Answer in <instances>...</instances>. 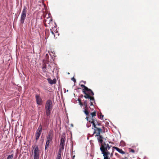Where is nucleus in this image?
<instances>
[{"label":"nucleus","mask_w":159,"mask_h":159,"mask_svg":"<svg viewBox=\"0 0 159 159\" xmlns=\"http://www.w3.org/2000/svg\"><path fill=\"white\" fill-rule=\"evenodd\" d=\"M86 119L88 121H89L88 117H87ZM91 120H89V121L90 123H91L93 124V126L95 128L94 133H96L95 136L97 137L98 142L101 144L100 148V151H101V148L103 149V148H105V149H106L107 151L109 150L111 148V146H110L108 143H107V142H103L104 138L103 136L100 134V133L102 131V129L100 128H98L96 126V125L95 123H96L95 121H96V120L95 121L93 118L91 119Z\"/></svg>","instance_id":"obj_1"},{"label":"nucleus","mask_w":159,"mask_h":159,"mask_svg":"<svg viewBox=\"0 0 159 159\" xmlns=\"http://www.w3.org/2000/svg\"><path fill=\"white\" fill-rule=\"evenodd\" d=\"M52 107V101L51 100H47L46 102L45 106V109L47 116H49L50 115Z\"/></svg>","instance_id":"obj_2"},{"label":"nucleus","mask_w":159,"mask_h":159,"mask_svg":"<svg viewBox=\"0 0 159 159\" xmlns=\"http://www.w3.org/2000/svg\"><path fill=\"white\" fill-rule=\"evenodd\" d=\"M32 153L33 154V159H39L40 152L37 145L33 146Z\"/></svg>","instance_id":"obj_3"},{"label":"nucleus","mask_w":159,"mask_h":159,"mask_svg":"<svg viewBox=\"0 0 159 159\" xmlns=\"http://www.w3.org/2000/svg\"><path fill=\"white\" fill-rule=\"evenodd\" d=\"M81 86L84 88L83 92L85 94V95L84 96V98H86L89 99L91 97L89 95L86 93V91L87 92L89 95L93 96L94 95V93L91 89L88 88L87 87L83 84H81Z\"/></svg>","instance_id":"obj_4"},{"label":"nucleus","mask_w":159,"mask_h":159,"mask_svg":"<svg viewBox=\"0 0 159 159\" xmlns=\"http://www.w3.org/2000/svg\"><path fill=\"white\" fill-rule=\"evenodd\" d=\"M101 148V153L103 154L104 159H110V156L111 157L113 156V153H111L109 150H107L106 149Z\"/></svg>","instance_id":"obj_5"},{"label":"nucleus","mask_w":159,"mask_h":159,"mask_svg":"<svg viewBox=\"0 0 159 159\" xmlns=\"http://www.w3.org/2000/svg\"><path fill=\"white\" fill-rule=\"evenodd\" d=\"M27 12V8L25 6H24L21 14L20 22L21 24H23L24 22L26 19Z\"/></svg>","instance_id":"obj_6"},{"label":"nucleus","mask_w":159,"mask_h":159,"mask_svg":"<svg viewBox=\"0 0 159 159\" xmlns=\"http://www.w3.org/2000/svg\"><path fill=\"white\" fill-rule=\"evenodd\" d=\"M52 135H51V134H50V133L49 132L48 135L46 137V142L45 147V150L46 148H47L49 147V143L52 141Z\"/></svg>","instance_id":"obj_7"},{"label":"nucleus","mask_w":159,"mask_h":159,"mask_svg":"<svg viewBox=\"0 0 159 159\" xmlns=\"http://www.w3.org/2000/svg\"><path fill=\"white\" fill-rule=\"evenodd\" d=\"M66 141V134L63 133L61 137L59 147H62V148H64L65 142Z\"/></svg>","instance_id":"obj_8"},{"label":"nucleus","mask_w":159,"mask_h":159,"mask_svg":"<svg viewBox=\"0 0 159 159\" xmlns=\"http://www.w3.org/2000/svg\"><path fill=\"white\" fill-rule=\"evenodd\" d=\"M42 131V126L40 125L37 130L35 134L36 139L37 140L39 138Z\"/></svg>","instance_id":"obj_9"},{"label":"nucleus","mask_w":159,"mask_h":159,"mask_svg":"<svg viewBox=\"0 0 159 159\" xmlns=\"http://www.w3.org/2000/svg\"><path fill=\"white\" fill-rule=\"evenodd\" d=\"M37 103L38 105H42L43 103L41 98L38 95H36L35 96Z\"/></svg>","instance_id":"obj_10"},{"label":"nucleus","mask_w":159,"mask_h":159,"mask_svg":"<svg viewBox=\"0 0 159 159\" xmlns=\"http://www.w3.org/2000/svg\"><path fill=\"white\" fill-rule=\"evenodd\" d=\"M113 148L120 153L122 154H125V152L123 151L121 149L119 148H118L115 147H114Z\"/></svg>","instance_id":"obj_11"},{"label":"nucleus","mask_w":159,"mask_h":159,"mask_svg":"<svg viewBox=\"0 0 159 159\" xmlns=\"http://www.w3.org/2000/svg\"><path fill=\"white\" fill-rule=\"evenodd\" d=\"M48 83L50 84H55L56 82V80L55 79H54L53 80L49 78L47 79Z\"/></svg>","instance_id":"obj_12"},{"label":"nucleus","mask_w":159,"mask_h":159,"mask_svg":"<svg viewBox=\"0 0 159 159\" xmlns=\"http://www.w3.org/2000/svg\"><path fill=\"white\" fill-rule=\"evenodd\" d=\"M90 105H93V102H94V99L93 97H91L90 98Z\"/></svg>","instance_id":"obj_13"},{"label":"nucleus","mask_w":159,"mask_h":159,"mask_svg":"<svg viewBox=\"0 0 159 159\" xmlns=\"http://www.w3.org/2000/svg\"><path fill=\"white\" fill-rule=\"evenodd\" d=\"M59 148H60L59 150L58 154L61 155V151L63 150V149H64V148H62V147H59Z\"/></svg>","instance_id":"obj_14"},{"label":"nucleus","mask_w":159,"mask_h":159,"mask_svg":"<svg viewBox=\"0 0 159 159\" xmlns=\"http://www.w3.org/2000/svg\"><path fill=\"white\" fill-rule=\"evenodd\" d=\"M13 155L11 154L8 156L7 157V159H12L13 157Z\"/></svg>","instance_id":"obj_15"},{"label":"nucleus","mask_w":159,"mask_h":159,"mask_svg":"<svg viewBox=\"0 0 159 159\" xmlns=\"http://www.w3.org/2000/svg\"><path fill=\"white\" fill-rule=\"evenodd\" d=\"M96 112L95 111L92 113H91L90 115H91L92 117L93 118L94 116H96Z\"/></svg>","instance_id":"obj_16"},{"label":"nucleus","mask_w":159,"mask_h":159,"mask_svg":"<svg viewBox=\"0 0 159 159\" xmlns=\"http://www.w3.org/2000/svg\"><path fill=\"white\" fill-rule=\"evenodd\" d=\"M84 112L87 116H88L89 114V112L87 111L86 109H85Z\"/></svg>","instance_id":"obj_17"},{"label":"nucleus","mask_w":159,"mask_h":159,"mask_svg":"<svg viewBox=\"0 0 159 159\" xmlns=\"http://www.w3.org/2000/svg\"><path fill=\"white\" fill-rule=\"evenodd\" d=\"M53 28H52L50 29L51 32L53 35H54V36H55V34L53 32Z\"/></svg>","instance_id":"obj_18"},{"label":"nucleus","mask_w":159,"mask_h":159,"mask_svg":"<svg viewBox=\"0 0 159 159\" xmlns=\"http://www.w3.org/2000/svg\"><path fill=\"white\" fill-rule=\"evenodd\" d=\"M84 105L85 106V107H87V102L86 101H85L84 102Z\"/></svg>","instance_id":"obj_19"},{"label":"nucleus","mask_w":159,"mask_h":159,"mask_svg":"<svg viewBox=\"0 0 159 159\" xmlns=\"http://www.w3.org/2000/svg\"><path fill=\"white\" fill-rule=\"evenodd\" d=\"M78 101H79V103L80 105L81 106V107L83 106V103L81 102L80 100V99H78Z\"/></svg>","instance_id":"obj_20"},{"label":"nucleus","mask_w":159,"mask_h":159,"mask_svg":"<svg viewBox=\"0 0 159 159\" xmlns=\"http://www.w3.org/2000/svg\"><path fill=\"white\" fill-rule=\"evenodd\" d=\"M103 116L102 115H101L100 116V117H99V118L101 120H102L103 119Z\"/></svg>","instance_id":"obj_21"},{"label":"nucleus","mask_w":159,"mask_h":159,"mask_svg":"<svg viewBox=\"0 0 159 159\" xmlns=\"http://www.w3.org/2000/svg\"><path fill=\"white\" fill-rule=\"evenodd\" d=\"M90 123H87V127L88 128L90 126Z\"/></svg>","instance_id":"obj_22"},{"label":"nucleus","mask_w":159,"mask_h":159,"mask_svg":"<svg viewBox=\"0 0 159 159\" xmlns=\"http://www.w3.org/2000/svg\"><path fill=\"white\" fill-rule=\"evenodd\" d=\"M71 80H73L74 82H76V80L74 77L71 79Z\"/></svg>","instance_id":"obj_23"},{"label":"nucleus","mask_w":159,"mask_h":159,"mask_svg":"<svg viewBox=\"0 0 159 159\" xmlns=\"http://www.w3.org/2000/svg\"><path fill=\"white\" fill-rule=\"evenodd\" d=\"M61 155L57 154V157L61 158Z\"/></svg>","instance_id":"obj_24"},{"label":"nucleus","mask_w":159,"mask_h":159,"mask_svg":"<svg viewBox=\"0 0 159 159\" xmlns=\"http://www.w3.org/2000/svg\"><path fill=\"white\" fill-rule=\"evenodd\" d=\"M120 143L123 145V146H124V142L123 141H121V142H120Z\"/></svg>","instance_id":"obj_25"},{"label":"nucleus","mask_w":159,"mask_h":159,"mask_svg":"<svg viewBox=\"0 0 159 159\" xmlns=\"http://www.w3.org/2000/svg\"><path fill=\"white\" fill-rule=\"evenodd\" d=\"M43 71H45V70L46 69V67H43Z\"/></svg>","instance_id":"obj_26"},{"label":"nucleus","mask_w":159,"mask_h":159,"mask_svg":"<svg viewBox=\"0 0 159 159\" xmlns=\"http://www.w3.org/2000/svg\"><path fill=\"white\" fill-rule=\"evenodd\" d=\"M97 122V125H98V126H99L100 125V123H98L97 121H96Z\"/></svg>","instance_id":"obj_27"},{"label":"nucleus","mask_w":159,"mask_h":159,"mask_svg":"<svg viewBox=\"0 0 159 159\" xmlns=\"http://www.w3.org/2000/svg\"><path fill=\"white\" fill-rule=\"evenodd\" d=\"M131 151L132 152H134V150H133V149H131Z\"/></svg>","instance_id":"obj_28"},{"label":"nucleus","mask_w":159,"mask_h":159,"mask_svg":"<svg viewBox=\"0 0 159 159\" xmlns=\"http://www.w3.org/2000/svg\"><path fill=\"white\" fill-rule=\"evenodd\" d=\"M75 157V155L73 156L72 157V159H74Z\"/></svg>","instance_id":"obj_29"},{"label":"nucleus","mask_w":159,"mask_h":159,"mask_svg":"<svg viewBox=\"0 0 159 159\" xmlns=\"http://www.w3.org/2000/svg\"><path fill=\"white\" fill-rule=\"evenodd\" d=\"M61 158H58V157H57V158H56V159H60Z\"/></svg>","instance_id":"obj_30"},{"label":"nucleus","mask_w":159,"mask_h":159,"mask_svg":"<svg viewBox=\"0 0 159 159\" xmlns=\"http://www.w3.org/2000/svg\"><path fill=\"white\" fill-rule=\"evenodd\" d=\"M84 82V84H85V83H86V82H85V81Z\"/></svg>","instance_id":"obj_31"},{"label":"nucleus","mask_w":159,"mask_h":159,"mask_svg":"<svg viewBox=\"0 0 159 159\" xmlns=\"http://www.w3.org/2000/svg\"><path fill=\"white\" fill-rule=\"evenodd\" d=\"M117 153H115V155H117Z\"/></svg>","instance_id":"obj_32"},{"label":"nucleus","mask_w":159,"mask_h":159,"mask_svg":"<svg viewBox=\"0 0 159 159\" xmlns=\"http://www.w3.org/2000/svg\"><path fill=\"white\" fill-rule=\"evenodd\" d=\"M50 20L52 21V19H50Z\"/></svg>","instance_id":"obj_33"}]
</instances>
